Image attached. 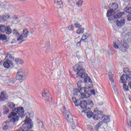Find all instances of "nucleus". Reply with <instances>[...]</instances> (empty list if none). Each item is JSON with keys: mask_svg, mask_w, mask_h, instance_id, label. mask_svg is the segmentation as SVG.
Returning a JSON list of instances; mask_svg holds the SVG:
<instances>
[{"mask_svg": "<svg viewBox=\"0 0 131 131\" xmlns=\"http://www.w3.org/2000/svg\"><path fill=\"white\" fill-rule=\"evenodd\" d=\"M13 112L8 116V118H10V121H7L6 124L3 127V130H7L11 127L10 124H15L16 122L19 121V117H24V108L20 107L18 108H14L12 110Z\"/></svg>", "mask_w": 131, "mask_h": 131, "instance_id": "1", "label": "nucleus"}, {"mask_svg": "<svg viewBox=\"0 0 131 131\" xmlns=\"http://www.w3.org/2000/svg\"><path fill=\"white\" fill-rule=\"evenodd\" d=\"M81 84H82V81H79L77 82L78 89H74V96H80V99L83 100L86 98H90L91 97V94L90 92H88L89 88H84L81 87Z\"/></svg>", "mask_w": 131, "mask_h": 131, "instance_id": "2", "label": "nucleus"}, {"mask_svg": "<svg viewBox=\"0 0 131 131\" xmlns=\"http://www.w3.org/2000/svg\"><path fill=\"white\" fill-rule=\"evenodd\" d=\"M82 68V63L79 62L74 67V70L77 73V77L78 78H84V82H91V78L88 77V75L85 74V69Z\"/></svg>", "mask_w": 131, "mask_h": 131, "instance_id": "3", "label": "nucleus"}, {"mask_svg": "<svg viewBox=\"0 0 131 131\" xmlns=\"http://www.w3.org/2000/svg\"><path fill=\"white\" fill-rule=\"evenodd\" d=\"M113 46L115 49H119L123 52H126L128 50V48H129V46H128L126 42H124L123 44L118 41L114 42Z\"/></svg>", "mask_w": 131, "mask_h": 131, "instance_id": "4", "label": "nucleus"}, {"mask_svg": "<svg viewBox=\"0 0 131 131\" xmlns=\"http://www.w3.org/2000/svg\"><path fill=\"white\" fill-rule=\"evenodd\" d=\"M61 111L63 113V115L65 119H66L68 122H72L73 121V116H72V114L69 111V109L63 107L61 108Z\"/></svg>", "mask_w": 131, "mask_h": 131, "instance_id": "5", "label": "nucleus"}, {"mask_svg": "<svg viewBox=\"0 0 131 131\" xmlns=\"http://www.w3.org/2000/svg\"><path fill=\"white\" fill-rule=\"evenodd\" d=\"M26 78V74L24 70H19L17 73L16 79L17 80H23Z\"/></svg>", "mask_w": 131, "mask_h": 131, "instance_id": "6", "label": "nucleus"}, {"mask_svg": "<svg viewBox=\"0 0 131 131\" xmlns=\"http://www.w3.org/2000/svg\"><path fill=\"white\" fill-rule=\"evenodd\" d=\"M42 99L47 102H48L49 101L51 102L52 101V96H51L50 92L46 91V90L43 91L42 93Z\"/></svg>", "mask_w": 131, "mask_h": 131, "instance_id": "7", "label": "nucleus"}, {"mask_svg": "<svg viewBox=\"0 0 131 131\" xmlns=\"http://www.w3.org/2000/svg\"><path fill=\"white\" fill-rule=\"evenodd\" d=\"M29 35V31L27 29H24L23 31V34L20 35V36L17 38V41L20 40H23V38H27L28 37V35Z\"/></svg>", "mask_w": 131, "mask_h": 131, "instance_id": "8", "label": "nucleus"}, {"mask_svg": "<svg viewBox=\"0 0 131 131\" xmlns=\"http://www.w3.org/2000/svg\"><path fill=\"white\" fill-rule=\"evenodd\" d=\"M130 81L131 78L129 76L124 74L120 77V82L122 83H127V82H129Z\"/></svg>", "mask_w": 131, "mask_h": 131, "instance_id": "9", "label": "nucleus"}, {"mask_svg": "<svg viewBox=\"0 0 131 131\" xmlns=\"http://www.w3.org/2000/svg\"><path fill=\"white\" fill-rule=\"evenodd\" d=\"M93 119L94 120H99L102 117L103 113L101 111L95 110L94 113Z\"/></svg>", "mask_w": 131, "mask_h": 131, "instance_id": "10", "label": "nucleus"}, {"mask_svg": "<svg viewBox=\"0 0 131 131\" xmlns=\"http://www.w3.org/2000/svg\"><path fill=\"white\" fill-rule=\"evenodd\" d=\"M93 104V102L92 101H89V102H86L85 100L81 101V103L80 104L81 108L82 109H85V110H86V106L88 105H92Z\"/></svg>", "mask_w": 131, "mask_h": 131, "instance_id": "11", "label": "nucleus"}, {"mask_svg": "<svg viewBox=\"0 0 131 131\" xmlns=\"http://www.w3.org/2000/svg\"><path fill=\"white\" fill-rule=\"evenodd\" d=\"M5 62L3 63V66L5 67V68H10V67H11V65L12 66H13V65H14V63H13V62L11 60H10V59H6V58L5 59Z\"/></svg>", "mask_w": 131, "mask_h": 131, "instance_id": "12", "label": "nucleus"}, {"mask_svg": "<svg viewBox=\"0 0 131 131\" xmlns=\"http://www.w3.org/2000/svg\"><path fill=\"white\" fill-rule=\"evenodd\" d=\"M8 94L5 92H2L0 95V102H4L8 100Z\"/></svg>", "mask_w": 131, "mask_h": 131, "instance_id": "13", "label": "nucleus"}, {"mask_svg": "<svg viewBox=\"0 0 131 131\" xmlns=\"http://www.w3.org/2000/svg\"><path fill=\"white\" fill-rule=\"evenodd\" d=\"M89 37H90V34L85 33L82 36V38L80 39V41L77 42V43H81L82 41H84V40H85L86 38H89Z\"/></svg>", "mask_w": 131, "mask_h": 131, "instance_id": "14", "label": "nucleus"}, {"mask_svg": "<svg viewBox=\"0 0 131 131\" xmlns=\"http://www.w3.org/2000/svg\"><path fill=\"white\" fill-rule=\"evenodd\" d=\"M54 4L58 8H63V3L61 0H54Z\"/></svg>", "mask_w": 131, "mask_h": 131, "instance_id": "15", "label": "nucleus"}, {"mask_svg": "<svg viewBox=\"0 0 131 131\" xmlns=\"http://www.w3.org/2000/svg\"><path fill=\"white\" fill-rule=\"evenodd\" d=\"M116 22L117 23V26L120 27H121V26H123V25L125 24V21L124 19H122L120 21L117 20H116Z\"/></svg>", "mask_w": 131, "mask_h": 131, "instance_id": "16", "label": "nucleus"}, {"mask_svg": "<svg viewBox=\"0 0 131 131\" xmlns=\"http://www.w3.org/2000/svg\"><path fill=\"white\" fill-rule=\"evenodd\" d=\"M0 39L3 41V42H8V37L5 34L0 35Z\"/></svg>", "mask_w": 131, "mask_h": 131, "instance_id": "17", "label": "nucleus"}, {"mask_svg": "<svg viewBox=\"0 0 131 131\" xmlns=\"http://www.w3.org/2000/svg\"><path fill=\"white\" fill-rule=\"evenodd\" d=\"M87 113L86 115H87V117L88 118H92V116H93V115H94V113L92 112H88L86 111V110H83L82 111V113Z\"/></svg>", "mask_w": 131, "mask_h": 131, "instance_id": "18", "label": "nucleus"}, {"mask_svg": "<svg viewBox=\"0 0 131 131\" xmlns=\"http://www.w3.org/2000/svg\"><path fill=\"white\" fill-rule=\"evenodd\" d=\"M111 7V9L113 11H115L116 10H117V9H118V4L116 3H113Z\"/></svg>", "mask_w": 131, "mask_h": 131, "instance_id": "19", "label": "nucleus"}, {"mask_svg": "<svg viewBox=\"0 0 131 131\" xmlns=\"http://www.w3.org/2000/svg\"><path fill=\"white\" fill-rule=\"evenodd\" d=\"M115 13V11L113 10V9H111V8L108 10L106 13V16L107 17H109V16H112L113 14H114Z\"/></svg>", "mask_w": 131, "mask_h": 131, "instance_id": "20", "label": "nucleus"}, {"mask_svg": "<svg viewBox=\"0 0 131 131\" xmlns=\"http://www.w3.org/2000/svg\"><path fill=\"white\" fill-rule=\"evenodd\" d=\"M102 118H103V122L104 123H107L108 122H110V117L108 116H106L104 117H103Z\"/></svg>", "mask_w": 131, "mask_h": 131, "instance_id": "21", "label": "nucleus"}, {"mask_svg": "<svg viewBox=\"0 0 131 131\" xmlns=\"http://www.w3.org/2000/svg\"><path fill=\"white\" fill-rule=\"evenodd\" d=\"M15 62L16 64H17V65H22V64L24 63V61H23V60L19 58L15 59Z\"/></svg>", "mask_w": 131, "mask_h": 131, "instance_id": "22", "label": "nucleus"}, {"mask_svg": "<svg viewBox=\"0 0 131 131\" xmlns=\"http://www.w3.org/2000/svg\"><path fill=\"white\" fill-rule=\"evenodd\" d=\"M123 71L124 72V73H125L128 76H129L131 75V72L129 70V69L128 68H125L123 70Z\"/></svg>", "mask_w": 131, "mask_h": 131, "instance_id": "23", "label": "nucleus"}, {"mask_svg": "<svg viewBox=\"0 0 131 131\" xmlns=\"http://www.w3.org/2000/svg\"><path fill=\"white\" fill-rule=\"evenodd\" d=\"M7 106L10 108V109H13L15 108V106H16L15 104L13 102H8L7 103Z\"/></svg>", "mask_w": 131, "mask_h": 131, "instance_id": "24", "label": "nucleus"}, {"mask_svg": "<svg viewBox=\"0 0 131 131\" xmlns=\"http://www.w3.org/2000/svg\"><path fill=\"white\" fill-rule=\"evenodd\" d=\"M7 30V27L5 26V25H0V31L1 32H6V31Z\"/></svg>", "mask_w": 131, "mask_h": 131, "instance_id": "25", "label": "nucleus"}, {"mask_svg": "<svg viewBox=\"0 0 131 131\" xmlns=\"http://www.w3.org/2000/svg\"><path fill=\"white\" fill-rule=\"evenodd\" d=\"M5 32L7 34H11V33H12V29H11V28H10L9 26L6 27V30L5 31Z\"/></svg>", "mask_w": 131, "mask_h": 131, "instance_id": "26", "label": "nucleus"}, {"mask_svg": "<svg viewBox=\"0 0 131 131\" xmlns=\"http://www.w3.org/2000/svg\"><path fill=\"white\" fill-rule=\"evenodd\" d=\"M103 125V122L102 121H100L99 122L95 127V129H96V130H97V129H99V128H100V127H101V126Z\"/></svg>", "mask_w": 131, "mask_h": 131, "instance_id": "27", "label": "nucleus"}, {"mask_svg": "<svg viewBox=\"0 0 131 131\" xmlns=\"http://www.w3.org/2000/svg\"><path fill=\"white\" fill-rule=\"evenodd\" d=\"M5 59H8L9 60H11V61H13V60H14V58L13 57V56H12V54H7Z\"/></svg>", "mask_w": 131, "mask_h": 131, "instance_id": "28", "label": "nucleus"}, {"mask_svg": "<svg viewBox=\"0 0 131 131\" xmlns=\"http://www.w3.org/2000/svg\"><path fill=\"white\" fill-rule=\"evenodd\" d=\"M13 33L14 35H15V36H17L18 38V37H19L20 35H21L20 33H19V32H18V31H17L16 30H13Z\"/></svg>", "mask_w": 131, "mask_h": 131, "instance_id": "29", "label": "nucleus"}, {"mask_svg": "<svg viewBox=\"0 0 131 131\" xmlns=\"http://www.w3.org/2000/svg\"><path fill=\"white\" fill-rule=\"evenodd\" d=\"M124 12L128 13V14H131V7H125L124 9Z\"/></svg>", "mask_w": 131, "mask_h": 131, "instance_id": "30", "label": "nucleus"}, {"mask_svg": "<svg viewBox=\"0 0 131 131\" xmlns=\"http://www.w3.org/2000/svg\"><path fill=\"white\" fill-rule=\"evenodd\" d=\"M70 131H76V125H75V123L72 124V126L70 128Z\"/></svg>", "mask_w": 131, "mask_h": 131, "instance_id": "31", "label": "nucleus"}, {"mask_svg": "<svg viewBox=\"0 0 131 131\" xmlns=\"http://www.w3.org/2000/svg\"><path fill=\"white\" fill-rule=\"evenodd\" d=\"M83 3V1L82 0H79L76 2V5L77 6V7H81V6H82Z\"/></svg>", "mask_w": 131, "mask_h": 131, "instance_id": "32", "label": "nucleus"}, {"mask_svg": "<svg viewBox=\"0 0 131 131\" xmlns=\"http://www.w3.org/2000/svg\"><path fill=\"white\" fill-rule=\"evenodd\" d=\"M108 77L111 81H113V80H114V79H113V74L112 72H110L108 73Z\"/></svg>", "mask_w": 131, "mask_h": 131, "instance_id": "33", "label": "nucleus"}, {"mask_svg": "<svg viewBox=\"0 0 131 131\" xmlns=\"http://www.w3.org/2000/svg\"><path fill=\"white\" fill-rule=\"evenodd\" d=\"M88 92H90V96L92 95H94L95 96L96 92L95 91V90H90L88 89Z\"/></svg>", "mask_w": 131, "mask_h": 131, "instance_id": "34", "label": "nucleus"}, {"mask_svg": "<svg viewBox=\"0 0 131 131\" xmlns=\"http://www.w3.org/2000/svg\"><path fill=\"white\" fill-rule=\"evenodd\" d=\"M84 31V30H83V29L79 28V29H78L77 31V33L78 34H81V33H82Z\"/></svg>", "mask_w": 131, "mask_h": 131, "instance_id": "35", "label": "nucleus"}, {"mask_svg": "<svg viewBox=\"0 0 131 131\" xmlns=\"http://www.w3.org/2000/svg\"><path fill=\"white\" fill-rule=\"evenodd\" d=\"M74 26L76 28H81L82 26L80 25V24H78V23L77 21H76L74 23Z\"/></svg>", "mask_w": 131, "mask_h": 131, "instance_id": "36", "label": "nucleus"}, {"mask_svg": "<svg viewBox=\"0 0 131 131\" xmlns=\"http://www.w3.org/2000/svg\"><path fill=\"white\" fill-rule=\"evenodd\" d=\"M4 114H7V113H9V112H10V110H9V108H8V107L5 106L4 108Z\"/></svg>", "mask_w": 131, "mask_h": 131, "instance_id": "37", "label": "nucleus"}, {"mask_svg": "<svg viewBox=\"0 0 131 131\" xmlns=\"http://www.w3.org/2000/svg\"><path fill=\"white\" fill-rule=\"evenodd\" d=\"M123 88V90L124 91V92L128 91V86H127V85L124 84Z\"/></svg>", "mask_w": 131, "mask_h": 131, "instance_id": "38", "label": "nucleus"}, {"mask_svg": "<svg viewBox=\"0 0 131 131\" xmlns=\"http://www.w3.org/2000/svg\"><path fill=\"white\" fill-rule=\"evenodd\" d=\"M112 82V85L113 86V89L114 90H116L117 89H116V84L115 83V82H114V80H113V81H111Z\"/></svg>", "mask_w": 131, "mask_h": 131, "instance_id": "39", "label": "nucleus"}, {"mask_svg": "<svg viewBox=\"0 0 131 131\" xmlns=\"http://www.w3.org/2000/svg\"><path fill=\"white\" fill-rule=\"evenodd\" d=\"M122 17V15L121 14V13H119L115 15V19H119V18H121Z\"/></svg>", "mask_w": 131, "mask_h": 131, "instance_id": "40", "label": "nucleus"}, {"mask_svg": "<svg viewBox=\"0 0 131 131\" xmlns=\"http://www.w3.org/2000/svg\"><path fill=\"white\" fill-rule=\"evenodd\" d=\"M108 17V21H112V20H114L115 19V15H110Z\"/></svg>", "mask_w": 131, "mask_h": 131, "instance_id": "41", "label": "nucleus"}, {"mask_svg": "<svg viewBox=\"0 0 131 131\" xmlns=\"http://www.w3.org/2000/svg\"><path fill=\"white\" fill-rule=\"evenodd\" d=\"M72 101H73V103H74L75 106H77L78 105L77 103H76V101H77V100L76 99V97H73Z\"/></svg>", "mask_w": 131, "mask_h": 131, "instance_id": "42", "label": "nucleus"}, {"mask_svg": "<svg viewBox=\"0 0 131 131\" xmlns=\"http://www.w3.org/2000/svg\"><path fill=\"white\" fill-rule=\"evenodd\" d=\"M68 29L70 31L73 30L74 29V26L73 25H71V26H69Z\"/></svg>", "mask_w": 131, "mask_h": 131, "instance_id": "43", "label": "nucleus"}, {"mask_svg": "<svg viewBox=\"0 0 131 131\" xmlns=\"http://www.w3.org/2000/svg\"><path fill=\"white\" fill-rule=\"evenodd\" d=\"M126 37H128L129 39H131V32H128L126 35Z\"/></svg>", "mask_w": 131, "mask_h": 131, "instance_id": "44", "label": "nucleus"}, {"mask_svg": "<svg viewBox=\"0 0 131 131\" xmlns=\"http://www.w3.org/2000/svg\"><path fill=\"white\" fill-rule=\"evenodd\" d=\"M76 104H77V105H75L76 107H78V106H79V105H80V103L81 102V101L80 100H78L76 101Z\"/></svg>", "mask_w": 131, "mask_h": 131, "instance_id": "45", "label": "nucleus"}, {"mask_svg": "<svg viewBox=\"0 0 131 131\" xmlns=\"http://www.w3.org/2000/svg\"><path fill=\"white\" fill-rule=\"evenodd\" d=\"M1 18H2V20H3V21H4V22H5V21H7V19H8L6 17V15H4L3 16H1Z\"/></svg>", "mask_w": 131, "mask_h": 131, "instance_id": "46", "label": "nucleus"}, {"mask_svg": "<svg viewBox=\"0 0 131 131\" xmlns=\"http://www.w3.org/2000/svg\"><path fill=\"white\" fill-rule=\"evenodd\" d=\"M127 20H128V21H130V20H131V14H129L127 16Z\"/></svg>", "mask_w": 131, "mask_h": 131, "instance_id": "47", "label": "nucleus"}, {"mask_svg": "<svg viewBox=\"0 0 131 131\" xmlns=\"http://www.w3.org/2000/svg\"><path fill=\"white\" fill-rule=\"evenodd\" d=\"M5 15L7 19H10V18H11V15L9 14H5Z\"/></svg>", "mask_w": 131, "mask_h": 131, "instance_id": "48", "label": "nucleus"}, {"mask_svg": "<svg viewBox=\"0 0 131 131\" xmlns=\"http://www.w3.org/2000/svg\"><path fill=\"white\" fill-rule=\"evenodd\" d=\"M127 124H128V126H130V127H131V121H130L129 122H128Z\"/></svg>", "mask_w": 131, "mask_h": 131, "instance_id": "49", "label": "nucleus"}, {"mask_svg": "<svg viewBox=\"0 0 131 131\" xmlns=\"http://www.w3.org/2000/svg\"><path fill=\"white\" fill-rule=\"evenodd\" d=\"M128 85L129 86H130V89H131V81H130V82H128Z\"/></svg>", "mask_w": 131, "mask_h": 131, "instance_id": "50", "label": "nucleus"}, {"mask_svg": "<svg viewBox=\"0 0 131 131\" xmlns=\"http://www.w3.org/2000/svg\"><path fill=\"white\" fill-rule=\"evenodd\" d=\"M121 14V15H122V16H123V15L124 14V12H120Z\"/></svg>", "mask_w": 131, "mask_h": 131, "instance_id": "51", "label": "nucleus"}, {"mask_svg": "<svg viewBox=\"0 0 131 131\" xmlns=\"http://www.w3.org/2000/svg\"><path fill=\"white\" fill-rule=\"evenodd\" d=\"M24 41V40H21L20 42H19V43H22Z\"/></svg>", "mask_w": 131, "mask_h": 131, "instance_id": "52", "label": "nucleus"}, {"mask_svg": "<svg viewBox=\"0 0 131 131\" xmlns=\"http://www.w3.org/2000/svg\"><path fill=\"white\" fill-rule=\"evenodd\" d=\"M19 1H20V2H26V0H19Z\"/></svg>", "mask_w": 131, "mask_h": 131, "instance_id": "53", "label": "nucleus"}, {"mask_svg": "<svg viewBox=\"0 0 131 131\" xmlns=\"http://www.w3.org/2000/svg\"><path fill=\"white\" fill-rule=\"evenodd\" d=\"M0 65H2V62L0 61Z\"/></svg>", "mask_w": 131, "mask_h": 131, "instance_id": "54", "label": "nucleus"}, {"mask_svg": "<svg viewBox=\"0 0 131 131\" xmlns=\"http://www.w3.org/2000/svg\"><path fill=\"white\" fill-rule=\"evenodd\" d=\"M41 124H42V125H43L42 123H41Z\"/></svg>", "mask_w": 131, "mask_h": 131, "instance_id": "55", "label": "nucleus"}, {"mask_svg": "<svg viewBox=\"0 0 131 131\" xmlns=\"http://www.w3.org/2000/svg\"><path fill=\"white\" fill-rule=\"evenodd\" d=\"M88 109H90V110H91V108H89Z\"/></svg>", "mask_w": 131, "mask_h": 131, "instance_id": "56", "label": "nucleus"}, {"mask_svg": "<svg viewBox=\"0 0 131 131\" xmlns=\"http://www.w3.org/2000/svg\"><path fill=\"white\" fill-rule=\"evenodd\" d=\"M11 43H13V42H11Z\"/></svg>", "mask_w": 131, "mask_h": 131, "instance_id": "57", "label": "nucleus"}]
</instances>
